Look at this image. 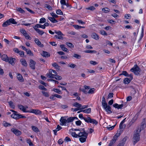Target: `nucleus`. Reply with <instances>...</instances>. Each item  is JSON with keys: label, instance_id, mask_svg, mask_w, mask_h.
<instances>
[{"label": "nucleus", "instance_id": "31", "mask_svg": "<svg viewBox=\"0 0 146 146\" xmlns=\"http://www.w3.org/2000/svg\"><path fill=\"white\" fill-rule=\"evenodd\" d=\"M52 65L55 68H56L58 70H60V67L58 66L56 63H54L52 64Z\"/></svg>", "mask_w": 146, "mask_h": 146}, {"label": "nucleus", "instance_id": "36", "mask_svg": "<svg viewBox=\"0 0 146 146\" xmlns=\"http://www.w3.org/2000/svg\"><path fill=\"white\" fill-rule=\"evenodd\" d=\"M3 125L5 127L10 126L11 125V124L9 123H7L5 121H4L3 123Z\"/></svg>", "mask_w": 146, "mask_h": 146}, {"label": "nucleus", "instance_id": "47", "mask_svg": "<svg viewBox=\"0 0 146 146\" xmlns=\"http://www.w3.org/2000/svg\"><path fill=\"white\" fill-rule=\"evenodd\" d=\"M72 136L74 137L77 138L78 137H79V133L77 134L75 132H72L71 133Z\"/></svg>", "mask_w": 146, "mask_h": 146}, {"label": "nucleus", "instance_id": "29", "mask_svg": "<svg viewBox=\"0 0 146 146\" xmlns=\"http://www.w3.org/2000/svg\"><path fill=\"white\" fill-rule=\"evenodd\" d=\"M10 107L12 109H14L15 107V105L14 104L12 101H10L8 102Z\"/></svg>", "mask_w": 146, "mask_h": 146}, {"label": "nucleus", "instance_id": "12", "mask_svg": "<svg viewBox=\"0 0 146 146\" xmlns=\"http://www.w3.org/2000/svg\"><path fill=\"white\" fill-rule=\"evenodd\" d=\"M35 43L39 46L43 47L44 46V45L41 43L40 42L38 38H35Z\"/></svg>", "mask_w": 146, "mask_h": 146}, {"label": "nucleus", "instance_id": "56", "mask_svg": "<svg viewBox=\"0 0 146 146\" xmlns=\"http://www.w3.org/2000/svg\"><path fill=\"white\" fill-rule=\"evenodd\" d=\"M86 9L88 10H90L91 11H93L95 9V8L94 6H92L90 7L86 8Z\"/></svg>", "mask_w": 146, "mask_h": 146}, {"label": "nucleus", "instance_id": "50", "mask_svg": "<svg viewBox=\"0 0 146 146\" xmlns=\"http://www.w3.org/2000/svg\"><path fill=\"white\" fill-rule=\"evenodd\" d=\"M124 75L126 76H128V74L126 71H123L121 74L119 75V76Z\"/></svg>", "mask_w": 146, "mask_h": 146}, {"label": "nucleus", "instance_id": "52", "mask_svg": "<svg viewBox=\"0 0 146 146\" xmlns=\"http://www.w3.org/2000/svg\"><path fill=\"white\" fill-rule=\"evenodd\" d=\"M46 19L44 18H42L40 20L39 23H42L46 22Z\"/></svg>", "mask_w": 146, "mask_h": 146}, {"label": "nucleus", "instance_id": "53", "mask_svg": "<svg viewBox=\"0 0 146 146\" xmlns=\"http://www.w3.org/2000/svg\"><path fill=\"white\" fill-rule=\"evenodd\" d=\"M95 89L94 88H91L88 91V93L89 94H93L94 92V91Z\"/></svg>", "mask_w": 146, "mask_h": 146}, {"label": "nucleus", "instance_id": "49", "mask_svg": "<svg viewBox=\"0 0 146 146\" xmlns=\"http://www.w3.org/2000/svg\"><path fill=\"white\" fill-rule=\"evenodd\" d=\"M116 141L113 139H112L111 140L108 146H112L113 145V144L115 143Z\"/></svg>", "mask_w": 146, "mask_h": 146}, {"label": "nucleus", "instance_id": "30", "mask_svg": "<svg viewBox=\"0 0 146 146\" xmlns=\"http://www.w3.org/2000/svg\"><path fill=\"white\" fill-rule=\"evenodd\" d=\"M35 30L40 35H42L44 33V32L43 31L40 30L38 29H36Z\"/></svg>", "mask_w": 146, "mask_h": 146}, {"label": "nucleus", "instance_id": "64", "mask_svg": "<svg viewBox=\"0 0 146 146\" xmlns=\"http://www.w3.org/2000/svg\"><path fill=\"white\" fill-rule=\"evenodd\" d=\"M108 21L109 23L112 24H114L115 23V21L113 20L112 19L108 20Z\"/></svg>", "mask_w": 146, "mask_h": 146}, {"label": "nucleus", "instance_id": "39", "mask_svg": "<svg viewBox=\"0 0 146 146\" xmlns=\"http://www.w3.org/2000/svg\"><path fill=\"white\" fill-rule=\"evenodd\" d=\"M49 72L51 74V73L54 74L56 76L57 74V73L55 70L52 69H50L49 70Z\"/></svg>", "mask_w": 146, "mask_h": 146}, {"label": "nucleus", "instance_id": "6", "mask_svg": "<svg viewBox=\"0 0 146 146\" xmlns=\"http://www.w3.org/2000/svg\"><path fill=\"white\" fill-rule=\"evenodd\" d=\"M27 112H29L35 113L36 115H40L41 114V111L37 109H31L30 111H27Z\"/></svg>", "mask_w": 146, "mask_h": 146}, {"label": "nucleus", "instance_id": "55", "mask_svg": "<svg viewBox=\"0 0 146 146\" xmlns=\"http://www.w3.org/2000/svg\"><path fill=\"white\" fill-rule=\"evenodd\" d=\"M64 5L65 6V8L66 9H69L71 8V7L69 4L67 3H66V4L65 5Z\"/></svg>", "mask_w": 146, "mask_h": 146}, {"label": "nucleus", "instance_id": "10", "mask_svg": "<svg viewBox=\"0 0 146 146\" xmlns=\"http://www.w3.org/2000/svg\"><path fill=\"white\" fill-rule=\"evenodd\" d=\"M145 123V119H144L141 123L140 129L139 131L138 130V131L139 132V133H140L141 130H143V129H144V128L145 127L146 125Z\"/></svg>", "mask_w": 146, "mask_h": 146}, {"label": "nucleus", "instance_id": "37", "mask_svg": "<svg viewBox=\"0 0 146 146\" xmlns=\"http://www.w3.org/2000/svg\"><path fill=\"white\" fill-rule=\"evenodd\" d=\"M16 10L21 13H24L25 12V11L20 7H17L16 8Z\"/></svg>", "mask_w": 146, "mask_h": 146}, {"label": "nucleus", "instance_id": "21", "mask_svg": "<svg viewBox=\"0 0 146 146\" xmlns=\"http://www.w3.org/2000/svg\"><path fill=\"white\" fill-rule=\"evenodd\" d=\"M104 109L109 113H110L112 112V111H111V107L109 105L106 107V109Z\"/></svg>", "mask_w": 146, "mask_h": 146}, {"label": "nucleus", "instance_id": "42", "mask_svg": "<svg viewBox=\"0 0 146 146\" xmlns=\"http://www.w3.org/2000/svg\"><path fill=\"white\" fill-rule=\"evenodd\" d=\"M27 142L29 144L30 146H33V144L32 143L31 140L30 139H27Z\"/></svg>", "mask_w": 146, "mask_h": 146}, {"label": "nucleus", "instance_id": "62", "mask_svg": "<svg viewBox=\"0 0 146 146\" xmlns=\"http://www.w3.org/2000/svg\"><path fill=\"white\" fill-rule=\"evenodd\" d=\"M74 27L76 29H78L81 28V26L78 25H74Z\"/></svg>", "mask_w": 146, "mask_h": 146}, {"label": "nucleus", "instance_id": "33", "mask_svg": "<svg viewBox=\"0 0 146 146\" xmlns=\"http://www.w3.org/2000/svg\"><path fill=\"white\" fill-rule=\"evenodd\" d=\"M120 135V133H117L114 136L113 139L116 141L118 137Z\"/></svg>", "mask_w": 146, "mask_h": 146}, {"label": "nucleus", "instance_id": "2", "mask_svg": "<svg viewBox=\"0 0 146 146\" xmlns=\"http://www.w3.org/2000/svg\"><path fill=\"white\" fill-rule=\"evenodd\" d=\"M131 71L134 72L136 75H138L140 72V69L137 64L135 65L134 67L131 69Z\"/></svg>", "mask_w": 146, "mask_h": 146}, {"label": "nucleus", "instance_id": "1", "mask_svg": "<svg viewBox=\"0 0 146 146\" xmlns=\"http://www.w3.org/2000/svg\"><path fill=\"white\" fill-rule=\"evenodd\" d=\"M140 133L138 131V129L136 130L135 133L134 134L132 141L134 145L139 141L140 139Z\"/></svg>", "mask_w": 146, "mask_h": 146}, {"label": "nucleus", "instance_id": "60", "mask_svg": "<svg viewBox=\"0 0 146 146\" xmlns=\"http://www.w3.org/2000/svg\"><path fill=\"white\" fill-rule=\"evenodd\" d=\"M42 93L46 97H49V95L48 92H45L44 91H42Z\"/></svg>", "mask_w": 146, "mask_h": 146}, {"label": "nucleus", "instance_id": "7", "mask_svg": "<svg viewBox=\"0 0 146 146\" xmlns=\"http://www.w3.org/2000/svg\"><path fill=\"white\" fill-rule=\"evenodd\" d=\"M11 131L16 135L19 136L21 135V131L18 129L15 128H12L11 129Z\"/></svg>", "mask_w": 146, "mask_h": 146}, {"label": "nucleus", "instance_id": "9", "mask_svg": "<svg viewBox=\"0 0 146 146\" xmlns=\"http://www.w3.org/2000/svg\"><path fill=\"white\" fill-rule=\"evenodd\" d=\"M64 117H61L60 119V121L61 122V123H60V125H66V123L67 122V119L64 118Z\"/></svg>", "mask_w": 146, "mask_h": 146}, {"label": "nucleus", "instance_id": "61", "mask_svg": "<svg viewBox=\"0 0 146 146\" xmlns=\"http://www.w3.org/2000/svg\"><path fill=\"white\" fill-rule=\"evenodd\" d=\"M56 13L58 15H63V12L60 9H58L56 11Z\"/></svg>", "mask_w": 146, "mask_h": 146}, {"label": "nucleus", "instance_id": "48", "mask_svg": "<svg viewBox=\"0 0 146 146\" xmlns=\"http://www.w3.org/2000/svg\"><path fill=\"white\" fill-rule=\"evenodd\" d=\"M73 57L76 58L77 59H79L81 58V56L80 55L76 54H74V55Z\"/></svg>", "mask_w": 146, "mask_h": 146}, {"label": "nucleus", "instance_id": "4", "mask_svg": "<svg viewBox=\"0 0 146 146\" xmlns=\"http://www.w3.org/2000/svg\"><path fill=\"white\" fill-rule=\"evenodd\" d=\"M55 33L58 35H55L54 36L56 38L59 39L60 40H62L63 39V38L62 36H64V35L60 31H57L55 30Z\"/></svg>", "mask_w": 146, "mask_h": 146}, {"label": "nucleus", "instance_id": "35", "mask_svg": "<svg viewBox=\"0 0 146 146\" xmlns=\"http://www.w3.org/2000/svg\"><path fill=\"white\" fill-rule=\"evenodd\" d=\"M10 23L9 22L8 20L4 22L2 24V26L3 27H7L8 25H9Z\"/></svg>", "mask_w": 146, "mask_h": 146}, {"label": "nucleus", "instance_id": "27", "mask_svg": "<svg viewBox=\"0 0 146 146\" xmlns=\"http://www.w3.org/2000/svg\"><path fill=\"white\" fill-rule=\"evenodd\" d=\"M82 112L84 113H89L91 112V109L90 108H89L84 110H82Z\"/></svg>", "mask_w": 146, "mask_h": 146}, {"label": "nucleus", "instance_id": "11", "mask_svg": "<svg viewBox=\"0 0 146 146\" xmlns=\"http://www.w3.org/2000/svg\"><path fill=\"white\" fill-rule=\"evenodd\" d=\"M15 58H12L11 57H9L8 58V62L9 63L11 64L12 65H14L15 64Z\"/></svg>", "mask_w": 146, "mask_h": 146}, {"label": "nucleus", "instance_id": "16", "mask_svg": "<svg viewBox=\"0 0 146 146\" xmlns=\"http://www.w3.org/2000/svg\"><path fill=\"white\" fill-rule=\"evenodd\" d=\"M34 29H37L38 28H40L42 29H45V27H44L43 26V25H41L40 24H36L35 25L34 27H33Z\"/></svg>", "mask_w": 146, "mask_h": 146}, {"label": "nucleus", "instance_id": "32", "mask_svg": "<svg viewBox=\"0 0 146 146\" xmlns=\"http://www.w3.org/2000/svg\"><path fill=\"white\" fill-rule=\"evenodd\" d=\"M52 91H53L54 92L57 93L58 94H62V92L61 91L58 89L56 88H54L53 90H52Z\"/></svg>", "mask_w": 146, "mask_h": 146}, {"label": "nucleus", "instance_id": "34", "mask_svg": "<svg viewBox=\"0 0 146 146\" xmlns=\"http://www.w3.org/2000/svg\"><path fill=\"white\" fill-rule=\"evenodd\" d=\"M17 78L19 81L21 82H23V79L21 75L20 74L18 75Z\"/></svg>", "mask_w": 146, "mask_h": 146}, {"label": "nucleus", "instance_id": "22", "mask_svg": "<svg viewBox=\"0 0 146 146\" xmlns=\"http://www.w3.org/2000/svg\"><path fill=\"white\" fill-rule=\"evenodd\" d=\"M78 119V118L76 117H70L68 118L67 119V121L68 123H69L72 122L75 119Z\"/></svg>", "mask_w": 146, "mask_h": 146}, {"label": "nucleus", "instance_id": "54", "mask_svg": "<svg viewBox=\"0 0 146 146\" xmlns=\"http://www.w3.org/2000/svg\"><path fill=\"white\" fill-rule=\"evenodd\" d=\"M39 88L40 90H42L44 91H46L47 90V89L46 88H45L42 85H40L39 86Z\"/></svg>", "mask_w": 146, "mask_h": 146}, {"label": "nucleus", "instance_id": "15", "mask_svg": "<svg viewBox=\"0 0 146 146\" xmlns=\"http://www.w3.org/2000/svg\"><path fill=\"white\" fill-rule=\"evenodd\" d=\"M41 55L44 57H48L50 56V54L48 52L45 51H43Z\"/></svg>", "mask_w": 146, "mask_h": 146}, {"label": "nucleus", "instance_id": "13", "mask_svg": "<svg viewBox=\"0 0 146 146\" xmlns=\"http://www.w3.org/2000/svg\"><path fill=\"white\" fill-rule=\"evenodd\" d=\"M131 78H125L124 79L123 82L124 84H128L131 81L133 78L132 76L131 75Z\"/></svg>", "mask_w": 146, "mask_h": 146}, {"label": "nucleus", "instance_id": "58", "mask_svg": "<svg viewBox=\"0 0 146 146\" xmlns=\"http://www.w3.org/2000/svg\"><path fill=\"white\" fill-rule=\"evenodd\" d=\"M100 33L103 35L107 36L108 35L107 34L106 32L104 30H101L100 31Z\"/></svg>", "mask_w": 146, "mask_h": 146}, {"label": "nucleus", "instance_id": "20", "mask_svg": "<svg viewBox=\"0 0 146 146\" xmlns=\"http://www.w3.org/2000/svg\"><path fill=\"white\" fill-rule=\"evenodd\" d=\"M10 25L11 23H12L13 24H16L17 23L15 21L14 19L13 18H10L9 19V20H8Z\"/></svg>", "mask_w": 146, "mask_h": 146}, {"label": "nucleus", "instance_id": "5", "mask_svg": "<svg viewBox=\"0 0 146 146\" xmlns=\"http://www.w3.org/2000/svg\"><path fill=\"white\" fill-rule=\"evenodd\" d=\"M84 120L87 123H90L93 124H95L97 125L98 123V122L94 119H91L90 117H88L87 118H84Z\"/></svg>", "mask_w": 146, "mask_h": 146}, {"label": "nucleus", "instance_id": "24", "mask_svg": "<svg viewBox=\"0 0 146 146\" xmlns=\"http://www.w3.org/2000/svg\"><path fill=\"white\" fill-rule=\"evenodd\" d=\"M48 18L49 20L53 23L58 22V21L54 17H49Z\"/></svg>", "mask_w": 146, "mask_h": 146}, {"label": "nucleus", "instance_id": "45", "mask_svg": "<svg viewBox=\"0 0 146 146\" xmlns=\"http://www.w3.org/2000/svg\"><path fill=\"white\" fill-rule=\"evenodd\" d=\"M136 93V90L133 88H132V89L131 91V94L132 95H134Z\"/></svg>", "mask_w": 146, "mask_h": 146}, {"label": "nucleus", "instance_id": "28", "mask_svg": "<svg viewBox=\"0 0 146 146\" xmlns=\"http://www.w3.org/2000/svg\"><path fill=\"white\" fill-rule=\"evenodd\" d=\"M60 47L62 48L63 51L67 52H68V51L67 49L64 47V44H62L60 45Z\"/></svg>", "mask_w": 146, "mask_h": 146}, {"label": "nucleus", "instance_id": "63", "mask_svg": "<svg viewBox=\"0 0 146 146\" xmlns=\"http://www.w3.org/2000/svg\"><path fill=\"white\" fill-rule=\"evenodd\" d=\"M51 15L54 18H57L58 17V16L57 15H56L55 13H51Z\"/></svg>", "mask_w": 146, "mask_h": 146}, {"label": "nucleus", "instance_id": "43", "mask_svg": "<svg viewBox=\"0 0 146 146\" xmlns=\"http://www.w3.org/2000/svg\"><path fill=\"white\" fill-rule=\"evenodd\" d=\"M66 44L71 48H73L74 47L73 45L70 42H67Z\"/></svg>", "mask_w": 146, "mask_h": 146}, {"label": "nucleus", "instance_id": "23", "mask_svg": "<svg viewBox=\"0 0 146 146\" xmlns=\"http://www.w3.org/2000/svg\"><path fill=\"white\" fill-rule=\"evenodd\" d=\"M21 62L22 65L25 67H27V63L26 60L25 59L21 60Z\"/></svg>", "mask_w": 146, "mask_h": 146}, {"label": "nucleus", "instance_id": "18", "mask_svg": "<svg viewBox=\"0 0 146 146\" xmlns=\"http://www.w3.org/2000/svg\"><path fill=\"white\" fill-rule=\"evenodd\" d=\"M18 107L20 110H22L23 112H27V111H26V108L23 105L19 104L18 105Z\"/></svg>", "mask_w": 146, "mask_h": 146}, {"label": "nucleus", "instance_id": "19", "mask_svg": "<svg viewBox=\"0 0 146 146\" xmlns=\"http://www.w3.org/2000/svg\"><path fill=\"white\" fill-rule=\"evenodd\" d=\"M62 128L61 127H60L59 125H58L57 126V128L56 129L54 130H53V131L54 132V134L55 135H57V133H56L57 131L60 130L61 129H62Z\"/></svg>", "mask_w": 146, "mask_h": 146}, {"label": "nucleus", "instance_id": "8", "mask_svg": "<svg viewBox=\"0 0 146 146\" xmlns=\"http://www.w3.org/2000/svg\"><path fill=\"white\" fill-rule=\"evenodd\" d=\"M29 65L31 68L33 69H35V65L36 62L32 59H31L30 60Z\"/></svg>", "mask_w": 146, "mask_h": 146}, {"label": "nucleus", "instance_id": "46", "mask_svg": "<svg viewBox=\"0 0 146 146\" xmlns=\"http://www.w3.org/2000/svg\"><path fill=\"white\" fill-rule=\"evenodd\" d=\"M144 30V27H143V26L142 27V31H141V35L140 38L139 40V41H140L143 37V35H144V34H143Z\"/></svg>", "mask_w": 146, "mask_h": 146}, {"label": "nucleus", "instance_id": "38", "mask_svg": "<svg viewBox=\"0 0 146 146\" xmlns=\"http://www.w3.org/2000/svg\"><path fill=\"white\" fill-rule=\"evenodd\" d=\"M102 10L105 13H107L110 11V9L107 7L103 8Z\"/></svg>", "mask_w": 146, "mask_h": 146}, {"label": "nucleus", "instance_id": "41", "mask_svg": "<svg viewBox=\"0 0 146 146\" xmlns=\"http://www.w3.org/2000/svg\"><path fill=\"white\" fill-rule=\"evenodd\" d=\"M128 139V137L127 136L125 137L122 140L121 143L124 145L125 143V142Z\"/></svg>", "mask_w": 146, "mask_h": 146}, {"label": "nucleus", "instance_id": "57", "mask_svg": "<svg viewBox=\"0 0 146 146\" xmlns=\"http://www.w3.org/2000/svg\"><path fill=\"white\" fill-rule=\"evenodd\" d=\"M46 5L45 6V7L48 9L49 10H52V7L50 6V5H47V4H46Z\"/></svg>", "mask_w": 146, "mask_h": 146}, {"label": "nucleus", "instance_id": "44", "mask_svg": "<svg viewBox=\"0 0 146 146\" xmlns=\"http://www.w3.org/2000/svg\"><path fill=\"white\" fill-rule=\"evenodd\" d=\"M32 128L33 131L36 133L39 131L38 129L35 126H32Z\"/></svg>", "mask_w": 146, "mask_h": 146}, {"label": "nucleus", "instance_id": "59", "mask_svg": "<svg viewBox=\"0 0 146 146\" xmlns=\"http://www.w3.org/2000/svg\"><path fill=\"white\" fill-rule=\"evenodd\" d=\"M55 78L57 80H59L62 79V77L60 76L56 75L55 77Z\"/></svg>", "mask_w": 146, "mask_h": 146}, {"label": "nucleus", "instance_id": "51", "mask_svg": "<svg viewBox=\"0 0 146 146\" xmlns=\"http://www.w3.org/2000/svg\"><path fill=\"white\" fill-rule=\"evenodd\" d=\"M27 54H29L30 56H33V54L30 50H27L26 51Z\"/></svg>", "mask_w": 146, "mask_h": 146}, {"label": "nucleus", "instance_id": "14", "mask_svg": "<svg viewBox=\"0 0 146 146\" xmlns=\"http://www.w3.org/2000/svg\"><path fill=\"white\" fill-rule=\"evenodd\" d=\"M92 37L96 40H98L100 38L99 36L96 33H93L91 35Z\"/></svg>", "mask_w": 146, "mask_h": 146}, {"label": "nucleus", "instance_id": "25", "mask_svg": "<svg viewBox=\"0 0 146 146\" xmlns=\"http://www.w3.org/2000/svg\"><path fill=\"white\" fill-rule=\"evenodd\" d=\"M46 75L47 77H49V78H55V77L56 76L52 73L50 74L49 72L48 73L46 74Z\"/></svg>", "mask_w": 146, "mask_h": 146}, {"label": "nucleus", "instance_id": "26", "mask_svg": "<svg viewBox=\"0 0 146 146\" xmlns=\"http://www.w3.org/2000/svg\"><path fill=\"white\" fill-rule=\"evenodd\" d=\"M73 106L77 108H78L80 109L81 107L82 106V105L77 102H75L74 103Z\"/></svg>", "mask_w": 146, "mask_h": 146}, {"label": "nucleus", "instance_id": "40", "mask_svg": "<svg viewBox=\"0 0 146 146\" xmlns=\"http://www.w3.org/2000/svg\"><path fill=\"white\" fill-rule=\"evenodd\" d=\"M85 52L87 53H96L97 52V51L95 50H86L84 51Z\"/></svg>", "mask_w": 146, "mask_h": 146}, {"label": "nucleus", "instance_id": "3", "mask_svg": "<svg viewBox=\"0 0 146 146\" xmlns=\"http://www.w3.org/2000/svg\"><path fill=\"white\" fill-rule=\"evenodd\" d=\"M82 133H79V137H80L79 140L81 143H84L86 141L88 135Z\"/></svg>", "mask_w": 146, "mask_h": 146}, {"label": "nucleus", "instance_id": "17", "mask_svg": "<svg viewBox=\"0 0 146 146\" xmlns=\"http://www.w3.org/2000/svg\"><path fill=\"white\" fill-rule=\"evenodd\" d=\"M9 58L6 54H4L1 56L2 59L6 62L8 61Z\"/></svg>", "mask_w": 146, "mask_h": 146}]
</instances>
